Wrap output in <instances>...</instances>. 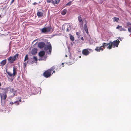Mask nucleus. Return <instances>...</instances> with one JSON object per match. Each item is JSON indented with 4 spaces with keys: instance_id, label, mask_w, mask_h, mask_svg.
Masks as SVG:
<instances>
[{
    "instance_id": "412c9836",
    "label": "nucleus",
    "mask_w": 131,
    "mask_h": 131,
    "mask_svg": "<svg viewBox=\"0 0 131 131\" xmlns=\"http://www.w3.org/2000/svg\"><path fill=\"white\" fill-rule=\"evenodd\" d=\"M72 2L71 1H70L68 3H67L66 5V6H70L71 5V3Z\"/></svg>"
},
{
    "instance_id": "6e6552de",
    "label": "nucleus",
    "mask_w": 131,
    "mask_h": 131,
    "mask_svg": "<svg viewBox=\"0 0 131 131\" xmlns=\"http://www.w3.org/2000/svg\"><path fill=\"white\" fill-rule=\"evenodd\" d=\"M89 50H90V49H83L82 52V54L86 56L88 55L90 53L89 51Z\"/></svg>"
},
{
    "instance_id": "0eeeda50",
    "label": "nucleus",
    "mask_w": 131,
    "mask_h": 131,
    "mask_svg": "<svg viewBox=\"0 0 131 131\" xmlns=\"http://www.w3.org/2000/svg\"><path fill=\"white\" fill-rule=\"evenodd\" d=\"M13 73H11L10 72H8L7 70H6V72L8 74L10 77H13L16 75L17 74V69H16L13 68Z\"/></svg>"
},
{
    "instance_id": "4c0bfd02",
    "label": "nucleus",
    "mask_w": 131,
    "mask_h": 131,
    "mask_svg": "<svg viewBox=\"0 0 131 131\" xmlns=\"http://www.w3.org/2000/svg\"><path fill=\"white\" fill-rule=\"evenodd\" d=\"M55 71H53V72L52 73H55Z\"/></svg>"
},
{
    "instance_id": "f257e3e1",
    "label": "nucleus",
    "mask_w": 131,
    "mask_h": 131,
    "mask_svg": "<svg viewBox=\"0 0 131 131\" xmlns=\"http://www.w3.org/2000/svg\"><path fill=\"white\" fill-rule=\"evenodd\" d=\"M119 42V40L117 39L113 41V42H110L109 43H104L103 44L102 46L100 47H96L95 49V50L98 52H100V50L103 51V49L102 48L103 47L105 48V46H106L107 48L109 49H111L112 47L113 48H114L115 47H117Z\"/></svg>"
},
{
    "instance_id": "6ab92c4d",
    "label": "nucleus",
    "mask_w": 131,
    "mask_h": 131,
    "mask_svg": "<svg viewBox=\"0 0 131 131\" xmlns=\"http://www.w3.org/2000/svg\"><path fill=\"white\" fill-rule=\"evenodd\" d=\"M78 20L79 21L80 23L82 21V19L81 16H79L78 17Z\"/></svg>"
},
{
    "instance_id": "58836bf2",
    "label": "nucleus",
    "mask_w": 131,
    "mask_h": 131,
    "mask_svg": "<svg viewBox=\"0 0 131 131\" xmlns=\"http://www.w3.org/2000/svg\"><path fill=\"white\" fill-rule=\"evenodd\" d=\"M36 4V2H35V3H34L33 4L34 5H35V4Z\"/></svg>"
},
{
    "instance_id": "2f4dec72",
    "label": "nucleus",
    "mask_w": 131,
    "mask_h": 131,
    "mask_svg": "<svg viewBox=\"0 0 131 131\" xmlns=\"http://www.w3.org/2000/svg\"><path fill=\"white\" fill-rule=\"evenodd\" d=\"M51 3L52 4H53L54 5L55 4V3H54V2L53 1V0H52V1L51 2Z\"/></svg>"
},
{
    "instance_id": "a18cd8bd",
    "label": "nucleus",
    "mask_w": 131,
    "mask_h": 131,
    "mask_svg": "<svg viewBox=\"0 0 131 131\" xmlns=\"http://www.w3.org/2000/svg\"><path fill=\"white\" fill-rule=\"evenodd\" d=\"M1 63H0V66H1Z\"/></svg>"
},
{
    "instance_id": "a878e982",
    "label": "nucleus",
    "mask_w": 131,
    "mask_h": 131,
    "mask_svg": "<svg viewBox=\"0 0 131 131\" xmlns=\"http://www.w3.org/2000/svg\"><path fill=\"white\" fill-rule=\"evenodd\" d=\"M55 3L56 4H58L59 2V0H55Z\"/></svg>"
},
{
    "instance_id": "1a4fd4ad",
    "label": "nucleus",
    "mask_w": 131,
    "mask_h": 131,
    "mask_svg": "<svg viewBox=\"0 0 131 131\" xmlns=\"http://www.w3.org/2000/svg\"><path fill=\"white\" fill-rule=\"evenodd\" d=\"M0 95L1 100L2 99H3L4 100L6 99L7 97V95L6 93H4L2 94H0Z\"/></svg>"
},
{
    "instance_id": "9b49d317",
    "label": "nucleus",
    "mask_w": 131,
    "mask_h": 131,
    "mask_svg": "<svg viewBox=\"0 0 131 131\" xmlns=\"http://www.w3.org/2000/svg\"><path fill=\"white\" fill-rule=\"evenodd\" d=\"M37 50L36 48L33 49L31 51V53L32 55H35L37 52Z\"/></svg>"
},
{
    "instance_id": "c756f323",
    "label": "nucleus",
    "mask_w": 131,
    "mask_h": 131,
    "mask_svg": "<svg viewBox=\"0 0 131 131\" xmlns=\"http://www.w3.org/2000/svg\"><path fill=\"white\" fill-rule=\"evenodd\" d=\"M126 25L127 26H128L130 25V23L129 22H127L126 23Z\"/></svg>"
},
{
    "instance_id": "72a5a7b5",
    "label": "nucleus",
    "mask_w": 131,
    "mask_h": 131,
    "mask_svg": "<svg viewBox=\"0 0 131 131\" xmlns=\"http://www.w3.org/2000/svg\"><path fill=\"white\" fill-rule=\"evenodd\" d=\"M15 0H12V2H11V3H12L14 2Z\"/></svg>"
},
{
    "instance_id": "ddd939ff",
    "label": "nucleus",
    "mask_w": 131,
    "mask_h": 131,
    "mask_svg": "<svg viewBox=\"0 0 131 131\" xmlns=\"http://www.w3.org/2000/svg\"><path fill=\"white\" fill-rule=\"evenodd\" d=\"M37 14L38 17H41L43 16L42 13L40 12H37Z\"/></svg>"
},
{
    "instance_id": "dca6fc26",
    "label": "nucleus",
    "mask_w": 131,
    "mask_h": 131,
    "mask_svg": "<svg viewBox=\"0 0 131 131\" xmlns=\"http://www.w3.org/2000/svg\"><path fill=\"white\" fill-rule=\"evenodd\" d=\"M70 39L72 41L74 40V38L73 36H72L71 34H69Z\"/></svg>"
},
{
    "instance_id": "ea45409f",
    "label": "nucleus",
    "mask_w": 131,
    "mask_h": 131,
    "mask_svg": "<svg viewBox=\"0 0 131 131\" xmlns=\"http://www.w3.org/2000/svg\"><path fill=\"white\" fill-rule=\"evenodd\" d=\"M19 102H20L21 101V99H20L19 100Z\"/></svg>"
},
{
    "instance_id": "aec40b11",
    "label": "nucleus",
    "mask_w": 131,
    "mask_h": 131,
    "mask_svg": "<svg viewBox=\"0 0 131 131\" xmlns=\"http://www.w3.org/2000/svg\"><path fill=\"white\" fill-rule=\"evenodd\" d=\"M28 59V55L27 54L26 55L25 59L24 61L25 62H26V61H27Z\"/></svg>"
},
{
    "instance_id": "c9c22d12",
    "label": "nucleus",
    "mask_w": 131,
    "mask_h": 131,
    "mask_svg": "<svg viewBox=\"0 0 131 131\" xmlns=\"http://www.w3.org/2000/svg\"><path fill=\"white\" fill-rule=\"evenodd\" d=\"M13 103H13L12 102H11L10 103V104H13Z\"/></svg>"
},
{
    "instance_id": "4468645a",
    "label": "nucleus",
    "mask_w": 131,
    "mask_h": 131,
    "mask_svg": "<svg viewBox=\"0 0 131 131\" xmlns=\"http://www.w3.org/2000/svg\"><path fill=\"white\" fill-rule=\"evenodd\" d=\"M67 10L66 9H64L62 12L61 14L62 15H65L67 12Z\"/></svg>"
},
{
    "instance_id": "37998d69",
    "label": "nucleus",
    "mask_w": 131,
    "mask_h": 131,
    "mask_svg": "<svg viewBox=\"0 0 131 131\" xmlns=\"http://www.w3.org/2000/svg\"><path fill=\"white\" fill-rule=\"evenodd\" d=\"M65 56L66 57H67V55H66Z\"/></svg>"
},
{
    "instance_id": "7c9ffc66",
    "label": "nucleus",
    "mask_w": 131,
    "mask_h": 131,
    "mask_svg": "<svg viewBox=\"0 0 131 131\" xmlns=\"http://www.w3.org/2000/svg\"><path fill=\"white\" fill-rule=\"evenodd\" d=\"M15 103L16 104V105H18L19 104L18 101H16L15 102Z\"/></svg>"
},
{
    "instance_id": "5701e85b",
    "label": "nucleus",
    "mask_w": 131,
    "mask_h": 131,
    "mask_svg": "<svg viewBox=\"0 0 131 131\" xmlns=\"http://www.w3.org/2000/svg\"><path fill=\"white\" fill-rule=\"evenodd\" d=\"M28 62V61H27V62H26L25 63H24V68H25L26 66V64H27Z\"/></svg>"
},
{
    "instance_id": "a211bd4d",
    "label": "nucleus",
    "mask_w": 131,
    "mask_h": 131,
    "mask_svg": "<svg viewBox=\"0 0 131 131\" xmlns=\"http://www.w3.org/2000/svg\"><path fill=\"white\" fill-rule=\"evenodd\" d=\"M70 30V25H68L67 26V32L69 31Z\"/></svg>"
},
{
    "instance_id": "de8ad7c7",
    "label": "nucleus",
    "mask_w": 131,
    "mask_h": 131,
    "mask_svg": "<svg viewBox=\"0 0 131 131\" xmlns=\"http://www.w3.org/2000/svg\"><path fill=\"white\" fill-rule=\"evenodd\" d=\"M2 11H3V10H2Z\"/></svg>"
},
{
    "instance_id": "c85d7f7f",
    "label": "nucleus",
    "mask_w": 131,
    "mask_h": 131,
    "mask_svg": "<svg viewBox=\"0 0 131 131\" xmlns=\"http://www.w3.org/2000/svg\"><path fill=\"white\" fill-rule=\"evenodd\" d=\"M121 26H120L119 25H118L116 27V29H119V28H121Z\"/></svg>"
},
{
    "instance_id": "4be33fe9",
    "label": "nucleus",
    "mask_w": 131,
    "mask_h": 131,
    "mask_svg": "<svg viewBox=\"0 0 131 131\" xmlns=\"http://www.w3.org/2000/svg\"><path fill=\"white\" fill-rule=\"evenodd\" d=\"M119 30L120 31H125L126 30L124 28H122V27L121 26V28H119Z\"/></svg>"
},
{
    "instance_id": "49530a36",
    "label": "nucleus",
    "mask_w": 131,
    "mask_h": 131,
    "mask_svg": "<svg viewBox=\"0 0 131 131\" xmlns=\"http://www.w3.org/2000/svg\"><path fill=\"white\" fill-rule=\"evenodd\" d=\"M1 17V15H0V17Z\"/></svg>"
},
{
    "instance_id": "7ed1b4c3",
    "label": "nucleus",
    "mask_w": 131,
    "mask_h": 131,
    "mask_svg": "<svg viewBox=\"0 0 131 131\" xmlns=\"http://www.w3.org/2000/svg\"><path fill=\"white\" fill-rule=\"evenodd\" d=\"M52 28L51 27L49 26L47 27H44L40 29L41 33L45 34H47L50 32Z\"/></svg>"
},
{
    "instance_id": "b1692460",
    "label": "nucleus",
    "mask_w": 131,
    "mask_h": 131,
    "mask_svg": "<svg viewBox=\"0 0 131 131\" xmlns=\"http://www.w3.org/2000/svg\"><path fill=\"white\" fill-rule=\"evenodd\" d=\"M32 59L35 61H37V57L35 56H34Z\"/></svg>"
},
{
    "instance_id": "39448f33",
    "label": "nucleus",
    "mask_w": 131,
    "mask_h": 131,
    "mask_svg": "<svg viewBox=\"0 0 131 131\" xmlns=\"http://www.w3.org/2000/svg\"><path fill=\"white\" fill-rule=\"evenodd\" d=\"M18 56V54H16L13 57H10L8 59V61H9V63H13L17 58Z\"/></svg>"
},
{
    "instance_id": "9d476101",
    "label": "nucleus",
    "mask_w": 131,
    "mask_h": 131,
    "mask_svg": "<svg viewBox=\"0 0 131 131\" xmlns=\"http://www.w3.org/2000/svg\"><path fill=\"white\" fill-rule=\"evenodd\" d=\"M45 46V43L43 42H39L38 44V46L40 48L44 47Z\"/></svg>"
},
{
    "instance_id": "f8f14e48",
    "label": "nucleus",
    "mask_w": 131,
    "mask_h": 131,
    "mask_svg": "<svg viewBox=\"0 0 131 131\" xmlns=\"http://www.w3.org/2000/svg\"><path fill=\"white\" fill-rule=\"evenodd\" d=\"M6 59H5L2 61L1 62V66H4L6 63Z\"/></svg>"
},
{
    "instance_id": "09e8293b",
    "label": "nucleus",
    "mask_w": 131,
    "mask_h": 131,
    "mask_svg": "<svg viewBox=\"0 0 131 131\" xmlns=\"http://www.w3.org/2000/svg\"><path fill=\"white\" fill-rule=\"evenodd\" d=\"M130 25H131V23H130Z\"/></svg>"
},
{
    "instance_id": "cd10ccee",
    "label": "nucleus",
    "mask_w": 131,
    "mask_h": 131,
    "mask_svg": "<svg viewBox=\"0 0 131 131\" xmlns=\"http://www.w3.org/2000/svg\"><path fill=\"white\" fill-rule=\"evenodd\" d=\"M99 2L100 4H102L103 3V1L102 0H99Z\"/></svg>"
},
{
    "instance_id": "e433bc0d",
    "label": "nucleus",
    "mask_w": 131,
    "mask_h": 131,
    "mask_svg": "<svg viewBox=\"0 0 131 131\" xmlns=\"http://www.w3.org/2000/svg\"><path fill=\"white\" fill-rule=\"evenodd\" d=\"M118 38L120 39V40L121 41H122V40H121V39L120 38Z\"/></svg>"
},
{
    "instance_id": "f3484780",
    "label": "nucleus",
    "mask_w": 131,
    "mask_h": 131,
    "mask_svg": "<svg viewBox=\"0 0 131 131\" xmlns=\"http://www.w3.org/2000/svg\"><path fill=\"white\" fill-rule=\"evenodd\" d=\"M84 29L85 30V31L87 32L88 31V29L87 26L86 24H85L84 26Z\"/></svg>"
},
{
    "instance_id": "f03ea898",
    "label": "nucleus",
    "mask_w": 131,
    "mask_h": 131,
    "mask_svg": "<svg viewBox=\"0 0 131 131\" xmlns=\"http://www.w3.org/2000/svg\"><path fill=\"white\" fill-rule=\"evenodd\" d=\"M44 49L45 51H46L47 53L49 54H51V45L49 42L48 43L47 45H46L44 47Z\"/></svg>"
},
{
    "instance_id": "393cba45",
    "label": "nucleus",
    "mask_w": 131,
    "mask_h": 131,
    "mask_svg": "<svg viewBox=\"0 0 131 131\" xmlns=\"http://www.w3.org/2000/svg\"><path fill=\"white\" fill-rule=\"evenodd\" d=\"M128 30L129 32H131V27H129L128 28Z\"/></svg>"
},
{
    "instance_id": "c03bdc74",
    "label": "nucleus",
    "mask_w": 131,
    "mask_h": 131,
    "mask_svg": "<svg viewBox=\"0 0 131 131\" xmlns=\"http://www.w3.org/2000/svg\"><path fill=\"white\" fill-rule=\"evenodd\" d=\"M63 64H64V63H62V65H63Z\"/></svg>"
},
{
    "instance_id": "79ce46f5",
    "label": "nucleus",
    "mask_w": 131,
    "mask_h": 131,
    "mask_svg": "<svg viewBox=\"0 0 131 131\" xmlns=\"http://www.w3.org/2000/svg\"><path fill=\"white\" fill-rule=\"evenodd\" d=\"M40 90L41 89V88H38Z\"/></svg>"
},
{
    "instance_id": "bb28decb",
    "label": "nucleus",
    "mask_w": 131,
    "mask_h": 131,
    "mask_svg": "<svg viewBox=\"0 0 131 131\" xmlns=\"http://www.w3.org/2000/svg\"><path fill=\"white\" fill-rule=\"evenodd\" d=\"M76 34L77 36H79L78 37L79 38L80 36V33L78 32H76Z\"/></svg>"
},
{
    "instance_id": "2eb2a0df",
    "label": "nucleus",
    "mask_w": 131,
    "mask_h": 131,
    "mask_svg": "<svg viewBox=\"0 0 131 131\" xmlns=\"http://www.w3.org/2000/svg\"><path fill=\"white\" fill-rule=\"evenodd\" d=\"M113 21H114L117 22L119 20V18H118L114 17L112 18Z\"/></svg>"
},
{
    "instance_id": "473e14b6",
    "label": "nucleus",
    "mask_w": 131,
    "mask_h": 131,
    "mask_svg": "<svg viewBox=\"0 0 131 131\" xmlns=\"http://www.w3.org/2000/svg\"><path fill=\"white\" fill-rule=\"evenodd\" d=\"M47 2L48 3H50L51 2V1L49 0H47Z\"/></svg>"
},
{
    "instance_id": "20e7f679",
    "label": "nucleus",
    "mask_w": 131,
    "mask_h": 131,
    "mask_svg": "<svg viewBox=\"0 0 131 131\" xmlns=\"http://www.w3.org/2000/svg\"><path fill=\"white\" fill-rule=\"evenodd\" d=\"M54 69L53 67H52L51 69L46 71L43 73V75L46 78L50 77L51 75V73L52 71Z\"/></svg>"
},
{
    "instance_id": "f704fd0d",
    "label": "nucleus",
    "mask_w": 131,
    "mask_h": 131,
    "mask_svg": "<svg viewBox=\"0 0 131 131\" xmlns=\"http://www.w3.org/2000/svg\"><path fill=\"white\" fill-rule=\"evenodd\" d=\"M81 39L82 40H84V39L82 37H81Z\"/></svg>"
},
{
    "instance_id": "a19ab883",
    "label": "nucleus",
    "mask_w": 131,
    "mask_h": 131,
    "mask_svg": "<svg viewBox=\"0 0 131 131\" xmlns=\"http://www.w3.org/2000/svg\"><path fill=\"white\" fill-rule=\"evenodd\" d=\"M1 83H0V86H1Z\"/></svg>"
},
{
    "instance_id": "423d86ee",
    "label": "nucleus",
    "mask_w": 131,
    "mask_h": 131,
    "mask_svg": "<svg viewBox=\"0 0 131 131\" xmlns=\"http://www.w3.org/2000/svg\"><path fill=\"white\" fill-rule=\"evenodd\" d=\"M45 54V52L43 51H41L39 52V55L40 57V58L39 59V61L45 60L46 59L47 57L45 56H44Z\"/></svg>"
}]
</instances>
